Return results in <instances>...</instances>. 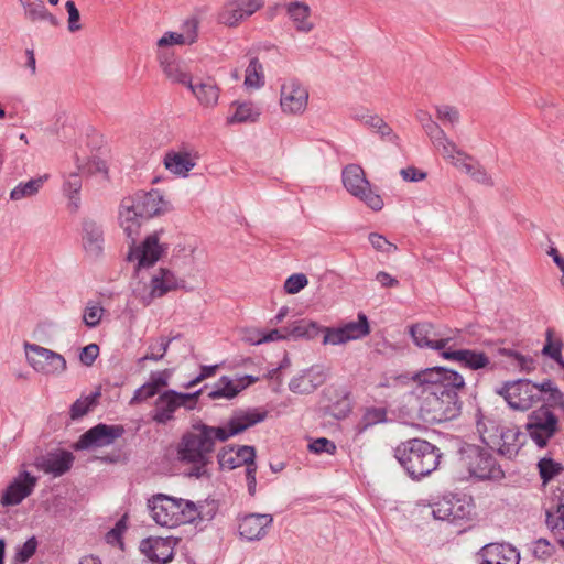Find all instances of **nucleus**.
<instances>
[{"mask_svg": "<svg viewBox=\"0 0 564 564\" xmlns=\"http://www.w3.org/2000/svg\"><path fill=\"white\" fill-rule=\"evenodd\" d=\"M220 469L232 470L242 465L246 466V481L248 492L250 496L256 495L257 489V465H256V449L253 446L242 445L237 449L229 447L223 448L217 455Z\"/></svg>", "mask_w": 564, "mask_h": 564, "instance_id": "nucleus-7", "label": "nucleus"}, {"mask_svg": "<svg viewBox=\"0 0 564 564\" xmlns=\"http://www.w3.org/2000/svg\"><path fill=\"white\" fill-rule=\"evenodd\" d=\"M166 249V245L159 242V234L154 232L148 236L140 246L131 249L128 259L130 261H138L139 268H148L159 261Z\"/></svg>", "mask_w": 564, "mask_h": 564, "instance_id": "nucleus-21", "label": "nucleus"}, {"mask_svg": "<svg viewBox=\"0 0 564 564\" xmlns=\"http://www.w3.org/2000/svg\"><path fill=\"white\" fill-rule=\"evenodd\" d=\"M524 427L531 441L544 448L558 430V419L549 406L542 405L528 415Z\"/></svg>", "mask_w": 564, "mask_h": 564, "instance_id": "nucleus-9", "label": "nucleus"}, {"mask_svg": "<svg viewBox=\"0 0 564 564\" xmlns=\"http://www.w3.org/2000/svg\"><path fill=\"white\" fill-rule=\"evenodd\" d=\"M441 356L447 360L458 362L462 367L469 370H487L494 371L496 364L491 361L489 356L480 350L475 349H447L441 352Z\"/></svg>", "mask_w": 564, "mask_h": 564, "instance_id": "nucleus-17", "label": "nucleus"}, {"mask_svg": "<svg viewBox=\"0 0 564 564\" xmlns=\"http://www.w3.org/2000/svg\"><path fill=\"white\" fill-rule=\"evenodd\" d=\"M454 164L463 169L475 182L486 186L494 185V181L485 167L478 163H473L471 158L467 154L462 160L454 161Z\"/></svg>", "mask_w": 564, "mask_h": 564, "instance_id": "nucleus-40", "label": "nucleus"}, {"mask_svg": "<svg viewBox=\"0 0 564 564\" xmlns=\"http://www.w3.org/2000/svg\"><path fill=\"white\" fill-rule=\"evenodd\" d=\"M410 334L416 346L420 348H430L444 351L451 337H444L443 334L431 323H417L410 327Z\"/></svg>", "mask_w": 564, "mask_h": 564, "instance_id": "nucleus-22", "label": "nucleus"}, {"mask_svg": "<svg viewBox=\"0 0 564 564\" xmlns=\"http://www.w3.org/2000/svg\"><path fill=\"white\" fill-rule=\"evenodd\" d=\"M176 543L177 541L171 536H149L140 542L139 549L151 562L166 564L173 560Z\"/></svg>", "mask_w": 564, "mask_h": 564, "instance_id": "nucleus-20", "label": "nucleus"}, {"mask_svg": "<svg viewBox=\"0 0 564 564\" xmlns=\"http://www.w3.org/2000/svg\"><path fill=\"white\" fill-rule=\"evenodd\" d=\"M442 137L443 138L440 139H432L431 141L438 150H442L444 156L457 161L466 155L457 149L456 144L446 137L444 131Z\"/></svg>", "mask_w": 564, "mask_h": 564, "instance_id": "nucleus-55", "label": "nucleus"}, {"mask_svg": "<svg viewBox=\"0 0 564 564\" xmlns=\"http://www.w3.org/2000/svg\"><path fill=\"white\" fill-rule=\"evenodd\" d=\"M188 89L204 107L214 108L218 104L220 89L213 78L208 77L196 84L192 82Z\"/></svg>", "mask_w": 564, "mask_h": 564, "instance_id": "nucleus-30", "label": "nucleus"}, {"mask_svg": "<svg viewBox=\"0 0 564 564\" xmlns=\"http://www.w3.org/2000/svg\"><path fill=\"white\" fill-rule=\"evenodd\" d=\"M158 299L166 293L185 288V280L177 278L171 270L161 268L152 278Z\"/></svg>", "mask_w": 564, "mask_h": 564, "instance_id": "nucleus-33", "label": "nucleus"}, {"mask_svg": "<svg viewBox=\"0 0 564 564\" xmlns=\"http://www.w3.org/2000/svg\"><path fill=\"white\" fill-rule=\"evenodd\" d=\"M183 31L166 32L162 37L158 40V46L164 47L174 44H193L197 40L198 22L196 19H188L183 24Z\"/></svg>", "mask_w": 564, "mask_h": 564, "instance_id": "nucleus-29", "label": "nucleus"}, {"mask_svg": "<svg viewBox=\"0 0 564 564\" xmlns=\"http://www.w3.org/2000/svg\"><path fill=\"white\" fill-rule=\"evenodd\" d=\"M285 10L296 31L308 33L314 29V23L310 19L311 8L305 2H290L285 4Z\"/></svg>", "mask_w": 564, "mask_h": 564, "instance_id": "nucleus-31", "label": "nucleus"}, {"mask_svg": "<svg viewBox=\"0 0 564 564\" xmlns=\"http://www.w3.org/2000/svg\"><path fill=\"white\" fill-rule=\"evenodd\" d=\"M148 506L152 519L161 527L176 528L181 524L192 523L194 517L197 516L193 501L164 494L153 496L149 499Z\"/></svg>", "mask_w": 564, "mask_h": 564, "instance_id": "nucleus-5", "label": "nucleus"}, {"mask_svg": "<svg viewBox=\"0 0 564 564\" xmlns=\"http://www.w3.org/2000/svg\"><path fill=\"white\" fill-rule=\"evenodd\" d=\"M341 176L343 184L348 193L359 198L372 210L378 212L383 208V199L372 191L361 166L349 164L343 170Z\"/></svg>", "mask_w": 564, "mask_h": 564, "instance_id": "nucleus-8", "label": "nucleus"}, {"mask_svg": "<svg viewBox=\"0 0 564 564\" xmlns=\"http://www.w3.org/2000/svg\"><path fill=\"white\" fill-rule=\"evenodd\" d=\"M124 434V427L119 424L99 423L82 434L74 445L76 451L106 447L113 444Z\"/></svg>", "mask_w": 564, "mask_h": 564, "instance_id": "nucleus-13", "label": "nucleus"}, {"mask_svg": "<svg viewBox=\"0 0 564 564\" xmlns=\"http://www.w3.org/2000/svg\"><path fill=\"white\" fill-rule=\"evenodd\" d=\"M170 210L163 195L152 189L124 197L119 206V224L132 243L135 242L143 221Z\"/></svg>", "mask_w": 564, "mask_h": 564, "instance_id": "nucleus-3", "label": "nucleus"}, {"mask_svg": "<svg viewBox=\"0 0 564 564\" xmlns=\"http://www.w3.org/2000/svg\"><path fill=\"white\" fill-rule=\"evenodd\" d=\"M387 409L386 408H377L370 406L367 408L362 414L361 420L357 424L356 429L359 434L366 432L369 427L375 426L377 424L387 422Z\"/></svg>", "mask_w": 564, "mask_h": 564, "instance_id": "nucleus-44", "label": "nucleus"}, {"mask_svg": "<svg viewBox=\"0 0 564 564\" xmlns=\"http://www.w3.org/2000/svg\"><path fill=\"white\" fill-rule=\"evenodd\" d=\"M263 6V0H229L218 14V21L227 26H236Z\"/></svg>", "mask_w": 564, "mask_h": 564, "instance_id": "nucleus-19", "label": "nucleus"}, {"mask_svg": "<svg viewBox=\"0 0 564 564\" xmlns=\"http://www.w3.org/2000/svg\"><path fill=\"white\" fill-rule=\"evenodd\" d=\"M267 417L265 411H259L258 409H248L236 411L229 419L226 426H221L225 430L226 441L231 436L242 433L247 429L264 421Z\"/></svg>", "mask_w": 564, "mask_h": 564, "instance_id": "nucleus-26", "label": "nucleus"}, {"mask_svg": "<svg viewBox=\"0 0 564 564\" xmlns=\"http://www.w3.org/2000/svg\"><path fill=\"white\" fill-rule=\"evenodd\" d=\"M226 442L225 430L196 420L181 435L175 451L180 464L189 466V478H209L208 466L213 464L216 442Z\"/></svg>", "mask_w": 564, "mask_h": 564, "instance_id": "nucleus-2", "label": "nucleus"}, {"mask_svg": "<svg viewBox=\"0 0 564 564\" xmlns=\"http://www.w3.org/2000/svg\"><path fill=\"white\" fill-rule=\"evenodd\" d=\"M323 326H319L316 322L301 321L293 326L291 335L294 337H303L313 339L322 333Z\"/></svg>", "mask_w": 564, "mask_h": 564, "instance_id": "nucleus-54", "label": "nucleus"}, {"mask_svg": "<svg viewBox=\"0 0 564 564\" xmlns=\"http://www.w3.org/2000/svg\"><path fill=\"white\" fill-rule=\"evenodd\" d=\"M499 352L511 359V362L519 367L521 371L530 372L535 368V361L530 356H524L516 350L501 348Z\"/></svg>", "mask_w": 564, "mask_h": 564, "instance_id": "nucleus-52", "label": "nucleus"}, {"mask_svg": "<svg viewBox=\"0 0 564 564\" xmlns=\"http://www.w3.org/2000/svg\"><path fill=\"white\" fill-rule=\"evenodd\" d=\"M245 388V384L237 386L229 377L223 376L215 383L214 389L210 392H208V398L210 400L221 398L230 400L235 398Z\"/></svg>", "mask_w": 564, "mask_h": 564, "instance_id": "nucleus-42", "label": "nucleus"}, {"mask_svg": "<svg viewBox=\"0 0 564 564\" xmlns=\"http://www.w3.org/2000/svg\"><path fill=\"white\" fill-rule=\"evenodd\" d=\"M459 465L470 477L478 480L500 481L505 471L496 457L487 448L475 444H465L459 449Z\"/></svg>", "mask_w": 564, "mask_h": 564, "instance_id": "nucleus-6", "label": "nucleus"}, {"mask_svg": "<svg viewBox=\"0 0 564 564\" xmlns=\"http://www.w3.org/2000/svg\"><path fill=\"white\" fill-rule=\"evenodd\" d=\"M37 485V478L28 470L20 471L1 495L3 507L17 506L29 497Z\"/></svg>", "mask_w": 564, "mask_h": 564, "instance_id": "nucleus-15", "label": "nucleus"}, {"mask_svg": "<svg viewBox=\"0 0 564 564\" xmlns=\"http://www.w3.org/2000/svg\"><path fill=\"white\" fill-rule=\"evenodd\" d=\"M442 455L436 445L417 437L401 442L394 448V457L413 480H420L436 470Z\"/></svg>", "mask_w": 564, "mask_h": 564, "instance_id": "nucleus-4", "label": "nucleus"}, {"mask_svg": "<svg viewBox=\"0 0 564 564\" xmlns=\"http://www.w3.org/2000/svg\"><path fill=\"white\" fill-rule=\"evenodd\" d=\"M436 117L438 120L448 122L451 124H456L459 121L458 110L455 107L448 105L436 107Z\"/></svg>", "mask_w": 564, "mask_h": 564, "instance_id": "nucleus-63", "label": "nucleus"}, {"mask_svg": "<svg viewBox=\"0 0 564 564\" xmlns=\"http://www.w3.org/2000/svg\"><path fill=\"white\" fill-rule=\"evenodd\" d=\"M530 552L535 558L546 561L554 554L555 546L549 540L541 538L531 543Z\"/></svg>", "mask_w": 564, "mask_h": 564, "instance_id": "nucleus-57", "label": "nucleus"}, {"mask_svg": "<svg viewBox=\"0 0 564 564\" xmlns=\"http://www.w3.org/2000/svg\"><path fill=\"white\" fill-rule=\"evenodd\" d=\"M535 387L539 390L540 397L541 393L547 394L545 398L546 406H558L564 410V394L551 379L535 383Z\"/></svg>", "mask_w": 564, "mask_h": 564, "instance_id": "nucleus-45", "label": "nucleus"}, {"mask_svg": "<svg viewBox=\"0 0 564 564\" xmlns=\"http://www.w3.org/2000/svg\"><path fill=\"white\" fill-rule=\"evenodd\" d=\"M365 124L373 129V131L377 132L383 140H388L397 147H400L399 135L395 134L392 128L379 116L367 113Z\"/></svg>", "mask_w": 564, "mask_h": 564, "instance_id": "nucleus-43", "label": "nucleus"}, {"mask_svg": "<svg viewBox=\"0 0 564 564\" xmlns=\"http://www.w3.org/2000/svg\"><path fill=\"white\" fill-rule=\"evenodd\" d=\"M562 348V340L560 338H554L553 330L549 328L545 334V344L542 349V354L553 359L561 368L564 369Z\"/></svg>", "mask_w": 564, "mask_h": 564, "instance_id": "nucleus-46", "label": "nucleus"}, {"mask_svg": "<svg viewBox=\"0 0 564 564\" xmlns=\"http://www.w3.org/2000/svg\"><path fill=\"white\" fill-rule=\"evenodd\" d=\"M82 188V178L77 173H72L68 175L67 180L64 182V193L69 197L70 203L75 208L78 207V194Z\"/></svg>", "mask_w": 564, "mask_h": 564, "instance_id": "nucleus-58", "label": "nucleus"}, {"mask_svg": "<svg viewBox=\"0 0 564 564\" xmlns=\"http://www.w3.org/2000/svg\"><path fill=\"white\" fill-rule=\"evenodd\" d=\"M539 475L545 485L563 473L564 467L561 463L551 457H543L538 462Z\"/></svg>", "mask_w": 564, "mask_h": 564, "instance_id": "nucleus-47", "label": "nucleus"}, {"mask_svg": "<svg viewBox=\"0 0 564 564\" xmlns=\"http://www.w3.org/2000/svg\"><path fill=\"white\" fill-rule=\"evenodd\" d=\"M83 246L91 257H98L104 249V230L95 220L83 223Z\"/></svg>", "mask_w": 564, "mask_h": 564, "instance_id": "nucleus-28", "label": "nucleus"}, {"mask_svg": "<svg viewBox=\"0 0 564 564\" xmlns=\"http://www.w3.org/2000/svg\"><path fill=\"white\" fill-rule=\"evenodd\" d=\"M74 463V455L67 451L51 452L35 459L37 469L55 477L67 473Z\"/></svg>", "mask_w": 564, "mask_h": 564, "instance_id": "nucleus-25", "label": "nucleus"}, {"mask_svg": "<svg viewBox=\"0 0 564 564\" xmlns=\"http://www.w3.org/2000/svg\"><path fill=\"white\" fill-rule=\"evenodd\" d=\"M522 433L518 427H505L502 433L499 434L498 442L499 444L495 447L501 456L512 458L514 457L521 446L520 437Z\"/></svg>", "mask_w": 564, "mask_h": 564, "instance_id": "nucleus-35", "label": "nucleus"}, {"mask_svg": "<svg viewBox=\"0 0 564 564\" xmlns=\"http://www.w3.org/2000/svg\"><path fill=\"white\" fill-rule=\"evenodd\" d=\"M499 394L511 409L519 411H527L541 400L535 383L527 379L505 383Z\"/></svg>", "mask_w": 564, "mask_h": 564, "instance_id": "nucleus-12", "label": "nucleus"}, {"mask_svg": "<svg viewBox=\"0 0 564 564\" xmlns=\"http://www.w3.org/2000/svg\"><path fill=\"white\" fill-rule=\"evenodd\" d=\"M417 383L415 393L420 417L427 423H442L457 417L462 402L458 391L464 389L463 376L445 367H431L412 377Z\"/></svg>", "mask_w": 564, "mask_h": 564, "instance_id": "nucleus-1", "label": "nucleus"}, {"mask_svg": "<svg viewBox=\"0 0 564 564\" xmlns=\"http://www.w3.org/2000/svg\"><path fill=\"white\" fill-rule=\"evenodd\" d=\"M263 85L264 75L262 65L259 63L258 58L253 57L246 69L245 86L258 89Z\"/></svg>", "mask_w": 564, "mask_h": 564, "instance_id": "nucleus-48", "label": "nucleus"}, {"mask_svg": "<svg viewBox=\"0 0 564 564\" xmlns=\"http://www.w3.org/2000/svg\"><path fill=\"white\" fill-rule=\"evenodd\" d=\"M100 395L99 392L93 393L84 399L76 400L70 406L72 420H78L86 415L91 406L96 403V399Z\"/></svg>", "mask_w": 564, "mask_h": 564, "instance_id": "nucleus-56", "label": "nucleus"}, {"mask_svg": "<svg viewBox=\"0 0 564 564\" xmlns=\"http://www.w3.org/2000/svg\"><path fill=\"white\" fill-rule=\"evenodd\" d=\"M329 370L324 365H313L302 370L289 382V389L296 394H310L323 386L328 378Z\"/></svg>", "mask_w": 564, "mask_h": 564, "instance_id": "nucleus-16", "label": "nucleus"}, {"mask_svg": "<svg viewBox=\"0 0 564 564\" xmlns=\"http://www.w3.org/2000/svg\"><path fill=\"white\" fill-rule=\"evenodd\" d=\"M416 120L421 123L423 130L425 133L430 137V139H440L443 138V130L440 128V126L432 119L431 115L426 112L425 110H417L416 111Z\"/></svg>", "mask_w": 564, "mask_h": 564, "instance_id": "nucleus-53", "label": "nucleus"}, {"mask_svg": "<svg viewBox=\"0 0 564 564\" xmlns=\"http://www.w3.org/2000/svg\"><path fill=\"white\" fill-rule=\"evenodd\" d=\"M308 283L305 274L296 273L292 274L285 280L284 290L288 294H296L304 289Z\"/></svg>", "mask_w": 564, "mask_h": 564, "instance_id": "nucleus-60", "label": "nucleus"}, {"mask_svg": "<svg viewBox=\"0 0 564 564\" xmlns=\"http://www.w3.org/2000/svg\"><path fill=\"white\" fill-rule=\"evenodd\" d=\"M272 524L273 517L270 513H249L239 519L238 531L246 541H260L265 538Z\"/></svg>", "mask_w": 564, "mask_h": 564, "instance_id": "nucleus-18", "label": "nucleus"}, {"mask_svg": "<svg viewBox=\"0 0 564 564\" xmlns=\"http://www.w3.org/2000/svg\"><path fill=\"white\" fill-rule=\"evenodd\" d=\"M159 59L163 73L172 83L182 84L188 88L192 83V77L181 62L163 53L159 55Z\"/></svg>", "mask_w": 564, "mask_h": 564, "instance_id": "nucleus-34", "label": "nucleus"}, {"mask_svg": "<svg viewBox=\"0 0 564 564\" xmlns=\"http://www.w3.org/2000/svg\"><path fill=\"white\" fill-rule=\"evenodd\" d=\"M48 175L31 178L28 182L19 183L11 192L10 198L12 200H21L35 196L47 181Z\"/></svg>", "mask_w": 564, "mask_h": 564, "instance_id": "nucleus-41", "label": "nucleus"}, {"mask_svg": "<svg viewBox=\"0 0 564 564\" xmlns=\"http://www.w3.org/2000/svg\"><path fill=\"white\" fill-rule=\"evenodd\" d=\"M105 312L99 302L88 301L83 312V323L88 328H96L100 324Z\"/></svg>", "mask_w": 564, "mask_h": 564, "instance_id": "nucleus-49", "label": "nucleus"}, {"mask_svg": "<svg viewBox=\"0 0 564 564\" xmlns=\"http://www.w3.org/2000/svg\"><path fill=\"white\" fill-rule=\"evenodd\" d=\"M195 513L197 516L194 517V521L199 519L200 521H210L216 512H217V505L213 500L210 502L205 501L204 503L196 505L194 503Z\"/></svg>", "mask_w": 564, "mask_h": 564, "instance_id": "nucleus-62", "label": "nucleus"}, {"mask_svg": "<svg viewBox=\"0 0 564 564\" xmlns=\"http://www.w3.org/2000/svg\"><path fill=\"white\" fill-rule=\"evenodd\" d=\"M480 564H517L519 552L509 543H488L478 552Z\"/></svg>", "mask_w": 564, "mask_h": 564, "instance_id": "nucleus-24", "label": "nucleus"}, {"mask_svg": "<svg viewBox=\"0 0 564 564\" xmlns=\"http://www.w3.org/2000/svg\"><path fill=\"white\" fill-rule=\"evenodd\" d=\"M24 14L31 22L47 21L51 25L58 24L57 19L47 11L42 0H21Z\"/></svg>", "mask_w": 564, "mask_h": 564, "instance_id": "nucleus-39", "label": "nucleus"}, {"mask_svg": "<svg viewBox=\"0 0 564 564\" xmlns=\"http://www.w3.org/2000/svg\"><path fill=\"white\" fill-rule=\"evenodd\" d=\"M556 511H546V525L564 549V488L560 491Z\"/></svg>", "mask_w": 564, "mask_h": 564, "instance_id": "nucleus-37", "label": "nucleus"}, {"mask_svg": "<svg viewBox=\"0 0 564 564\" xmlns=\"http://www.w3.org/2000/svg\"><path fill=\"white\" fill-rule=\"evenodd\" d=\"M473 513V506L462 499L443 500L436 503L433 509L435 519L448 521L453 524H460L464 520H469Z\"/></svg>", "mask_w": 564, "mask_h": 564, "instance_id": "nucleus-23", "label": "nucleus"}, {"mask_svg": "<svg viewBox=\"0 0 564 564\" xmlns=\"http://www.w3.org/2000/svg\"><path fill=\"white\" fill-rule=\"evenodd\" d=\"M308 91L299 80L290 79L282 84L280 106L284 113L301 115L306 110Z\"/></svg>", "mask_w": 564, "mask_h": 564, "instance_id": "nucleus-14", "label": "nucleus"}, {"mask_svg": "<svg viewBox=\"0 0 564 564\" xmlns=\"http://www.w3.org/2000/svg\"><path fill=\"white\" fill-rule=\"evenodd\" d=\"M154 291V285H152V281L149 283L143 281H137L132 285V294L139 300V302L143 306H148L152 303L153 300L158 299L156 293Z\"/></svg>", "mask_w": 564, "mask_h": 564, "instance_id": "nucleus-51", "label": "nucleus"}, {"mask_svg": "<svg viewBox=\"0 0 564 564\" xmlns=\"http://www.w3.org/2000/svg\"><path fill=\"white\" fill-rule=\"evenodd\" d=\"M308 449L315 454H334L336 452V445L328 438L319 437L308 444Z\"/></svg>", "mask_w": 564, "mask_h": 564, "instance_id": "nucleus-64", "label": "nucleus"}, {"mask_svg": "<svg viewBox=\"0 0 564 564\" xmlns=\"http://www.w3.org/2000/svg\"><path fill=\"white\" fill-rule=\"evenodd\" d=\"M235 111L231 116L227 117V124L236 123H253L258 121L261 111L252 102H238L231 104Z\"/></svg>", "mask_w": 564, "mask_h": 564, "instance_id": "nucleus-38", "label": "nucleus"}, {"mask_svg": "<svg viewBox=\"0 0 564 564\" xmlns=\"http://www.w3.org/2000/svg\"><path fill=\"white\" fill-rule=\"evenodd\" d=\"M24 350L29 365L36 371L46 376H57L66 368L65 358L51 349L36 344H24Z\"/></svg>", "mask_w": 564, "mask_h": 564, "instance_id": "nucleus-11", "label": "nucleus"}, {"mask_svg": "<svg viewBox=\"0 0 564 564\" xmlns=\"http://www.w3.org/2000/svg\"><path fill=\"white\" fill-rule=\"evenodd\" d=\"M476 429L480 440L489 448L495 449L499 444L498 437L502 433L503 426H500L497 420L485 415L480 409L476 411Z\"/></svg>", "mask_w": 564, "mask_h": 564, "instance_id": "nucleus-27", "label": "nucleus"}, {"mask_svg": "<svg viewBox=\"0 0 564 564\" xmlns=\"http://www.w3.org/2000/svg\"><path fill=\"white\" fill-rule=\"evenodd\" d=\"M371 332L367 316L359 313L357 321H350L337 327H324L322 329L324 346H339L352 340L361 339Z\"/></svg>", "mask_w": 564, "mask_h": 564, "instance_id": "nucleus-10", "label": "nucleus"}, {"mask_svg": "<svg viewBox=\"0 0 564 564\" xmlns=\"http://www.w3.org/2000/svg\"><path fill=\"white\" fill-rule=\"evenodd\" d=\"M369 242L377 251L380 252L393 253L398 249L394 243L390 242L386 237L377 232H371L369 235Z\"/></svg>", "mask_w": 564, "mask_h": 564, "instance_id": "nucleus-61", "label": "nucleus"}, {"mask_svg": "<svg viewBox=\"0 0 564 564\" xmlns=\"http://www.w3.org/2000/svg\"><path fill=\"white\" fill-rule=\"evenodd\" d=\"M175 390H167L159 395L152 412V420L159 424H166L174 417V412L180 408L175 398Z\"/></svg>", "mask_w": 564, "mask_h": 564, "instance_id": "nucleus-32", "label": "nucleus"}, {"mask_svg": "<svg viewBox=\"0 0 564 564\" xmlns=\"http://www.w3.org/2000/svg\"><path fill=\"white\" fill-rule=\"evenodd\" d=\"M37 541L35 536L28 539L22 546L17 550L14 561L18 563L28 562L36 552Z\"/></svg>", "mask_w": 564, "mask_h": 564, "instance_id": "nucleus-59", "label": "nucleus"}, {"mask_svg": "<svg viewBox=\"0 0 564 564\" xmlns=\"http://www.w3.org/2000/svg\"><path fill=\"white\" fill-rule=\"evenodd\" d=\"M164 165L171 173L185 177L196 165V161L187 152H170L164 158Z\"/></svg>", "mask_w": 564, "mask_h": 564, "instance_id": "nucleus-36", "label": "nucleus"}, {"mask_svg": "<svg viewBox=\"0 0 564 564\" xmlns=\"http://www.w3.org/2000/svg\"><path fill=\"white\" fill-rule=\"evenodd\" d=\"M178 337H180V335H176L172 338L160 337L155 343L154 341L150 343L149 352L145 354L140 359V361H143V360L159 361V360H161L164 357V355L166 354L171 341Z\"/></svg>", "mask_w": 564, "mask_h": 564, "instance_id": "nucleus-50", "label": "nucleus"}]
</instances>
